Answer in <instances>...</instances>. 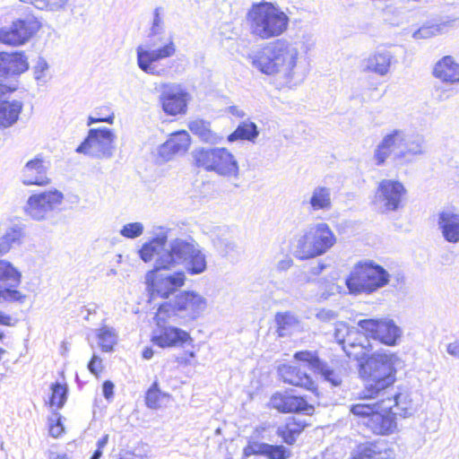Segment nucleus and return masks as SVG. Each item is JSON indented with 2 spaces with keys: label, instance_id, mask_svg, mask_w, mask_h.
Instances as JSON below:
<instances>
[{
  "label": "nucleus",
  "instance_id": "obj_1",
  "mask_svg": "<svg viewBox=\"0 0 459 459\" xmlns=\"http://www.w3.org/2000/svg\"><path fill=\"white\" fill-rule=\"evenodd\" d=\"M299 42L277 40L248 55L252 66L274 76L280 87L292 89L301 84L308 73L306 56Z\"/></svg>",
  "mask_w": 459,
  "mask_h": 459
},
{
  "label": "nucleus",
  "instance_id": "obj_2",
  "mask_svg": "<svg viewBox=\"0 0 459 459\" xmlns=\"http://www.w3.org/2000/svg\"><path fill=\"white\" fill-rule=\"evenodd\" d=\"M161 12V7L155 8L148 39L144 45L138 46L136 48L139 68L146 74L156 76H163L168 73L165 68H158L156 63L170 58L177 53L173 38L161 35L164 30Z\"/></svg>",
  "mask_w": 459,
  "mask_h": 459
},
{
  "label": "nucleus",
  "instance_id": "obj_3",
  "mask_svg": "<svg viewBox=\"0 0 459 459\" xmlns=\"http://www.w3.org/2000/svg\"><path fill=\"white\" fill-rule=\"evenodd\" d=\"M171 230L159 227L154 232V237L144 243L138 251L141 259L151 262L154 256L157 259V267L171 269L187 255L197 242L192 238H176L169 240Z\"/></svg>",
  "mask_w": 459,
  "mask_h": 459
},
{
  "label": "nucleus",
  "instance_id": "obj_4",
  "mask_svg": "<svg viewBox=\"0 0 459 459\" xmlns=\"http://www.w3.org/2000/svg\"><path fill=\"white\" fill-rule=\"evenodd\" d=\"M395 360L393 353L376 352L360 363L359 375L364 381V387L359 393L360 401H370L389 394L395 382Z\"/></svg>",
  "mask_w": 459,
  "mask_h": 459
},
{
  "label": "nucleus",
  "instance_id": "obj_5",
  "mask_svg": "<svg viewBox=\"0 0 459 459\" xmlns=\"http://www.w3.org/2000/svg\"><path fill=\"white\" fill-rule=\"evenodd\" d=\"M425 153V139L421 134L408 135L404 130L394 129L385 134L376 146L373 160L383 166L391 158L395 162H410L413 157Z\"/></svg>",
  "mask_w": 459,
  "mask_h": 459
},
{
  "label": "nucleus",
  "instance_id": "obj_6",
  "mask_svg": "<svg viewBox=\"0 0 459 459\" xmlns=\"http://www.w3.org/2000/svg\"><path fill=\"white\" fill-rule=\"evenodd\" d=\"M247 19L251 34L264 40L281 36L290 25L288 14L277 4L267 1L254 3Z\"/></svg>",
  "mask_w": 459,
  "mask_h": 459
},
{
  "label": "nucleus",
  "instance_id": "obj_7",
  "mask_svg": "<svg viewBox=\"0 0 459 459\" xmlns=\"http://www.w3.org/2000/svg\"><path fill=\"white\" fill-rule=\"evenodd\" d=\"M207 300L204 297L195 291H183L176 296L174 301L161 304L154 316L159 325L167 317L174 315L186 321L198 318L206 309Z\"/></svg>",
  "mask_w": 459,
  "mask_h": 459
},
{
  "label": "nucleus",
  "instance_id": "obj_8",
  "mask_svg": "<svg viewBox=\"0 0 459 459\" xmlns=\"http://www.w3.org/2000/svg\"><path fill=\"white\" fill-rule=\"evenodd\" d=\"M193 158L197 167L217 175L238 179L239 166L235 156L226 148H200L193 152Z\"/></svg>",
  "mask_w": 459,
  "mask_h": 459
},
{
  "label": "nucleus",
  "instance_id": "obj_9",
  "mask_svg": "<svg viewBox=\"0 0 459 459\" xmlns=\"http://www.w3.org/2000/svg\"><path fill=\"white\" fill-rule=\"evenodd\" d=\"M390 274L372 262L357 264L347 277L345 283L351 294L372 293L389 282Z\"/></svg>",
  "mask_w": 459,
  "mask_h": 459
},
{
  "label": "nucleus",
  "instance_id": "obj_10",
  "mask_svg": "<svg viewBox=\"0 0 459 459\" xmlns=\"http://www.w3.org/2000/svg\"><path fill=\"white\" fill-rule=\"evenodd\" d=\"M336 243L329 225L317 222L310 225L297 241L296 255L300 259L313 258L326 253Z\"/></svg>",
  "mask_w": 459,
  "mask_h": 459
},
{
  "label": "nucleus",
  "instance_id": "obj_11",
  "mask_svg": "<svg viewBox=\"0 0 459 459\" xmlns=\"http://www.w3.org/2000/svg\"><path fill=\"white\" fill-rule=\"evenodd\" d=\"M374 403H359L351 406V412L360 419V423L376 435H389L396 429L394 416L384 410L380 399Z\"/></svg>",
  "mask_w": 459,
  "mask_h": 459
},
{
  "label": "nucleus",
  "instance_id": "obj_12",
  "mask_svg": "<svg viewBox=\"0 0 459 459\" xmlns=\"http://www.w3.org/2000/svg\"><path fill=\"white\" fill-rule=\"evenodd\" d=\"M165 270L157 267L155 258L154 268L146 273L145 281L152 299L156 297L167 299L185 283L186 275L183 272L170 273Z\"/></svg>",
  "mask_w": 459,
  "mask_h": 459
},
{
  "label": "nucleus",
  "instance_id": "obj_13",
  "mask_svg": "<svg viewBox=\"0 0 459 459\" xmlns=\"http://www.w3.org/2000/svg\"><path fill=\"white\" fill-rule=\"evenodd\" d=\"M116 134L107 127L91 128L87 137L77 147L78 153L97 159H110L115 150Z\"/></svg>",
  "mask_w": 459,
  "mask_h": 459
},
{
  "label": "nucleus",
  "instance_id": "obj_14",
  "mask_svg": "<svg viewBox=\"0 0 459 459\" xmlns=\"http://www.w3.org/2000/svg\"><path fill=\"white\" fill-rule=\"evenodd\" d=\"M40 27V22L33 15L15 19L0 28V43L13 47L24 45Z\"/></svg>",
  "mask_w": 459,
  "mask_h": 459
},
{
  "label": "nucleus",
  "instance_id": "obj_15",
  "mask_svg": "<svg viewBox=\"0 0 459 459\" xmlns=\"http://www.w3.org/2000/svg\"><path fill=\"white\" fill-rule=\"evenodd\" d=\"M22 273L9 261L0 259V304L24 303L26 295L18 290Z\"/></svg>",
  "mask_w": 459,
  "mask_h": 459
},
{
  "label": "nucleus",
  "instance_id": "obj_16",
  "mask_svg": "<svg viewBox=\"0 0 459 459\" xmlns=\"http://www.w3.org/2000/svg\"><path fill=\"white\" fill-rule=\"evenodd\" d=\"M406 192L400 181L383 179L378 183L373 203L382 213L394 212L400 208Z\"/></svg>",
  "mask_w": 459,
  "mask_h": 459
},
{
  "label": "nucleus",
  "instance_id": "obj_17",
  "mask_svg": "<svg viewBox=\"0 0 459 459\" xmlns=\"http://www.w3.org/2000/svg\"><path fill=\"white\" fill-rule=\"evenodd\" d=\"M64 199V195L55 189L32 195L29 197L25 212L36 221L47 220L57 210Z\"/></svg>",
  "mask_w": 459,
  "mask_h": 459
},
{
  "label": "nucleus",
  "instance_id": "obj_18",
  "mask_svg": "<svg viewBox=\"0 0 459 459\" xmlns=\"http://www.w3.org/2000/svg\"><path fill=\"white\" fill-rule=\"evenodd\" d=\"M358 326L368 337L388 346L395 345L402 335V330L391 319H363L358 322Z\"/></svg>",
  "mask_w": 459,
  "mask_h": 459
},
{
  "label": "nucleus",
  "instance_id": "obj_19",
  "mask_svg": "<svg viewBox=\"0 0 459 459\" xmlns=\"http://www.w3.org/2000/svg\"><path fill=\"white\" fill-rule=\"evenodd\" d=\"M29 68L27 57L22 52L0 53V96L10 91L7 84L10 76L20 74Z\"/></svg>",
  "mask_w": 459,
  "mask_h": 459
},
{
  "label": "nucleus",
  "instance_id": "obj_20",
  "mask_svg": "<svg viewBox=\"0 0 459 459\" xmlns=\"http://www.w3.org/2000/svg\"><path fill=\"white\" fill-rule=\"evenodd\" d=\"M188 92L179 84H164L160 95L162 110L169 115L176 116L186 112Z\"/></svg>",
  "mask_w": 459,
  "mask_h": 459
},
{
  "label": "nucleus",
  "instance_id": "obj_21",
  "mask_svg": "<svg viewBox=\"0 0 459 459\" xmlns=\"http://www.w3.org/2000/svg\"><path fill=\"white\" fill-rule=\"evenodd\" d=\"M294 358L299 361L307 363L312 370L320 374L333 386L341 385L342 382L341 369L339 368H333L323 362L315 352L307 351H298L295 353Z\"/></svg>",
  "mask_w": 459,
  "mask_h": 459
},
{
  "label": "nucleus",
  "instance_id": "obj_22",
  "mask_svg": "<svg viewBox=\"0 0 459 459\" xmlns=\"http://www.w3.org/2000/svg\"><path fill=\"white\" fill-rule=\"evenodd\" d=\"M190 143V135L186 130L174 132L169 135V139L159 147V156L164 161L169 160L175 155L185 154L189 149Z\"/></svg>",
  "mask_w": 459,
  "mask_h": 459
},
{
  "label": "nucleus",
  "instance_id": "obj_23",
  "mask_svg": "<svg viewBox=\"0 0 459 459\" xmlns=\"http://www.w3.org/2000/svg\"><path fill=\"white\" fill-rule=\"evenodd\" d=\"M271 405L283 413L303 412L311 415L314 412L313 405L309 404L303 397L288 394H275L273 395Z\"/></svg>",
  "mask_w": 459,
  "mask_h": 459
},
{
  "label": "nucleus",
  "instance_id": "obj_24",
  "mask_svg": "<svg viewBox=\"0 0 459 459\" xmlns=\"http://www.w3.org/2000/svg\"><path fill=\"white\" fill-rule=\"evenodd\" d=\"M161 322L159 326L160 330L155 331L152 336V342L161 348L183 345L191 341L189 333L180 328L173 326H164Z\"/></svg>",
  "mask_w": 459,
  "mask_h": 459
},
{
  "label": "nucleus",
  "instance_id": "obj_25",
  "mask_svg": "<svg viewBox=\"0 0 459 459\" xmlns=\"http://www.w3.org/2000/svg\"><path fill=\"white\" fill-rule=\"evenodd\" d=\"M48 166L40 158L29 160L22 169V181L25 186H46L50 179L48 177Z\"/></svg>",
  "mask_w": 459,
  "mask_h": 459
},
{
  "label": "nucleus",
  "instance_id": "obj_26",
  "mask_svg": "<svg viewBox=\"0 0 459 459\" xmlns=\"http://www.w3.org/2000/svg\"><path fill=\"white\" fill-rule=\"evenodd\" d=\"M302 204L307 206L310 213L331 211L333 208L332 189L325 186H315L310 194L304 197Z\"/></svg>",
  "mask_w": 459,
  "mask_h": 459
},
{
  "label": "nucleus",
  "instance_id": "obj_27",
  "mask_svg": "<svg viewBox=\"0 0 459 459\" xmlns=\"http://www.w3.org/2000/svg\"><path fill=\"white\" fill-rule=\"evenodd\" d=\"M394 59V56L388 50H377L361 62L364 72L374 73L380 76L386 75Z\"/></svg>",
  "mask_w": 459,
  "mask_h": 459
},
{
  "label": "nucleus",
  "instance_id": "obj_28",
  "mask_svg": "<svg viewBox=\"0 0 459 459\" xmlns=\"http://www.w3.org/2000/svg\"><path fill=\"white\" fill-rule=\"evenodd\" d=\"M378 399L384 403V410H389L394 416L399 414L403 417L411 415V401L405 394L394 392L393 386L389 389V394L380 396Z\"/></svg>",
  "mask_w": 459,
  "mask_h": 459
},
{
  "label": "nucleus",
  "instance_id": "obj_29",
  "mask_svg": "<svg viewBox=\"0 0 459 459\" xmlns=\"http://www.w3.org/2000/svg\"><path fill=\"white\" fill-rule=\"evenodd\" d=\"M433 75L446 83H458L459 63H456L451 56H446L435 64Z\"/></svg>",
  "mask_w": 459,
  "mask_h": 459
},
{
  "label": "nucleus",
  "instance_id": "obj_30",
  "mask_svg": "<svg viewBox=\"0 0 459 459\" xmlns=\"http://www.w3.org/2000/svg\"><path fill=\"white\" fill-rule=\"evenodd\" d=\"M437 228L449 243L459 242V214L442 212L437 217Z\"/></svg>",
  "mask_w": 459,
  "mask_h": 459
},
{
  "label": "nucleus",
  "instance_id": "obj_31",
  "mask_svg": "<svg viewBox=\"0 0 459 459\" xmlns=\"http://www.w3.org/2000/svg\"><path fill=\"white\" fill-rule=\"evenodd\" d=\"M279 372L285 383L304 387L307 390L315 389V383L312 378L295 366L284 365L279 368Z\"/></svg>",
  "mask_w": 459,
  "mask_h": 459
},
{
  "label": "nucleus",
  "instance_id": "obj_32",
  "mask_svg": "<svg viewBox=\"0 0 459 459\" xmlns=\"http://www.w3.org/2000/svg\"><path fill=\"white\" fill-rule=\"evenodd\" d=\"M353 459H392L391 451L383 440L366 442L358 446Z\"/></svg>",
  "mask_w": 459,
  "mask_h": 459
},
{
  "label": "nucleus",
  "instance_id": "obj_33",
  "mask_svg": "<svg viewBox=\"0 0 459 459\" xmlns=\"http://www.w3.org/2000/svg\"><path fill=\"white\" fill-rule=\"evenodd\" d=\"M190 274H200L206 270V256L198 243L192 251L180 262Z\"/></svg>",
  "mask_w": 459,
  "mask_h": 459
},
{
  "label": "nucleus",
  "instance_id": "obj_34",
  "mask_svg": "<svg viewBox=\"0 0 459 459\" xmlns=\"http://www.w3.org/2000/svg\"><path fill=\"white\" fill-rule=\"evenodd\" d=\"M22 109L19 100L0 101V127L7 128L14 125Z\"/></svg>",
  "mask_w": 459,
  "mask_h": 459
},
{
  "label": "nucleus",
  "instance_id": "obj_35",
  "mask_svg": "<svg viewBox=\"0 0 459 459\" xmlns=\"http://www.w3.org/2000/svg\"><path fill=\"white\" fill-rule=\"evenodd\" d=\"M190 131L197 135L203 142L216 144L219 143L222 137L212 132L210 128V123L196 119L191 121L188 126Z\"/></svg>",
  "mask_w": 459,
  "mask_h": 459
},
{
  "label": "nucleus",
  "instance_id": "obj_36",
  "mask_svg": "<svg viewBox=\"0 0 459 459\" xmlns=\"http://www.w3.org/2000/svg\"><path fill=\"white\" fill-rule=\"evenodd\" d=\"M258 135L259 130L257 126L252 121L246 120L241 122L235 131L228 136V141L246 140L255 143Z\"/></svg>",
  "mask_w": 459,
  "mask_h": 459
},
{
  "label": "nucleus",
  "instance_id": "obj_37",
  "mask_svg": "<svg viewBox=\"0 0 459 459\" xmlns=\"http://www.w3.org/2000/svg\"><path fill=\"white\" fill-rule=\"evenodd\" d=\"M277 333L280 337L290 335L299 327V321L291 312H278L275 315Z\"/></svg>",
  "mask_w": 459,
  "mask_h": 459
},
{
  "label": "nucleus",
  "instance_id": "obj_38",
  "mask_svg": "<svg viewBox=\"0 0 459 459\" xmlns=\"http://www.w3.org/2000/svg\"><path fill=\"white\" fill-rule=\"evenodd\" d=\"M303 429L304 425L301 422L297 421L294 418H290L285 424L278 427L276 433L286 444L292 445Z\"/></svg>",
  "mask_w": 459,
  "mask_h": 459
},
{
  "label": "nucleus",
  "instance_id": "obj_39",
  "mask_svg": "<svg viewBox=\"0 0 459 459\" xmlns=\"http://www.w3.org/2000/svg\"><path fill=\"white\" fill-rule=\"evenodd\" d=\"M213 245L222 256L230 259H236L242 253L241 247L230 237H219L213 240Z\"/></svg>",
  "mask_w": 459,
  "mask_h": 459
},
{
  "label": "nucleus",
  "instance_id": "obj_40",
  "mask_svg": "<svg viewBox=\"0 0 459 459\" xmlns=\"http://www.w3.org/2000/svg\"><path fill=\"white\" fill-rule=\"evenodd\" d=\"M98 344L102 351L109 352L113 351L117 342V333L116 330L108 325H104L95 330Z\"/></svg>",
  "mask_w": 459,
  "mask_h": 459
},
{
  "label": "nucleus",
  "instance_id": "obj_41",
  "mask_svg": "<svg viewBox=\"0 0 459 459\" xmlns=\"http://www.w3.org/2000/svg\"><path fill=\"white\" fill-rule=\"evenodd\" d=\"M22 231L19 227H11L0 238V256L7 254L13 247L22 242Z\"/></svg>",
  "mask_w": 459,
  "mask_h": 459
},
{
  "label": "nucleus",
  "instance_id": "obj_42",
  "mask_svg": "<svg viewBox=\"0 0 459 459\" xmlns=\"http://www.w3.org/2000/svg\"><path fill=\"white\" fill-rule=\"evenodd\" d=\"M446 27V23L424 25L413 33V38L429 39L440 34Z\"/></svg>",
  "mask_w": 459,
  "mask_h": 459
},
{
  "label": "nucleus",
  "instance_id": "obj_43",
  "mask_svg": "<svg viewBox=\"0 0 459 459\" xmlns=\"http://www.w3.org/2000/svg\"><path fill=\"white\" fill-rule=\"evenodd\" d=\"M67 388L59 383H56L52 385V395L50 398V403L52 406H56L60 409L63 407L66 401Z\"/></svg>",
  "mask_w": 459,
  "mask_h": 459
},
{
  "label": "nucleus",
  "instance_id": "obj_44",
  "mask_svg": "<svg viewBox=\"0 0 459 459\" xmlns=\"http://www.w3.org/2000/svg\"><path fill=\"white\" fill-rule=\"evenodd\" d=\"M144 226L142 222H130L125 224L119 233L126 238H136L143 235Z\"/></svg>",
  "mask_w": 459,
  "mask_h": 459
},
{
  "label": "nucleus",
  "instance_id": "obj_45",
  "mask_svg": "<svg viewBox=\"0 0 459 459\" xmlns=\"http://www.w3.org/2000/svg\"><path fill=\"white\" fill-rule=\"evenodd\" d=\"M368 342H358L352 347L343 346L342 350L350 359L355 360L362 359L367 353V345Z\"/></svg>",
  "mask_w": 459,
  "mask_h": 459
},
{
  "label": "nucleus",
  "instance_id": "obj_46",
  "mask_svg": "<svg viewBox=\"0 0 459 459\" xmlns=\"http://www.w3.org/2000/svg\"><path fill=\"white\" fill-rule=\"evenodd\" d=\"M71 0H40L39 10L59 12L65 10Z\"/></svg>",
  "mask_w": 459,
  "mask_h": 459
},
{
  "label": "nucleus",
  "instance_id": "obj_47",
  "mask_svg": "<svg viewBox=\"0 0 459 459\" xmlns=\"http://www.w3.org/2000/svg\"><path fill=\"white\" fill-rule=\"evenodd\" d=\"M145 402L150 409H158L160 407V390L157 382H154L148 389Z\"/></svg>",
  "mask_w": 459,
  "mask_h": 459
},
{
  "label": "nucleus",
  "instance_id": "obj_48",
  "mask_svg": "<svg viewBox=\"0 0 459 459\" xmlns=\"http://www.w3.org/2000/svg\"><path fill=\"white\" fill-rule=\"evenodd\" d=\"M269 444L261 442H249L248 445L244 448V455L250 456L253 455H265L269 448Z\"/></svg>",
  "mask_w": 459,
  "mask_h": 459
},
{
  "label": "nucleus",
  "instance_id": "obj_49",
  "mask_svg": "<svg viewBox=\"0 0 459 459\" xmlns=\"http://www.w3.org/2000/svg\"><path fill=\"white\" fill-rule=\"evenodd\" d=\"M48 65L43 58H39L37 65L34 67V76L39 82L45 83L48 82L49 76L48 74Z\"/></svg>",
  "mask_w": 459,
  "mask_h": 459
},
{
  "label": "nucleus",
  "instance_id": "obj_50",
  "mask_svg": "<svg viewBox=\"0 0 459 459\" xmlns=\"http://www.w3.org/2000/svg\"><path fill=\"white\" fill-rule=\"evenodd\" d=\"M352 327H350L347 324L340 322L336 324L334 330V338L336 342L343 348L346 339L351 333Z\"/></svg>",
  "mask_w": 459,
  "mask_h": 459
},
{
  "label": "nucleus",
  "instance_id": "obj_51",
  "mask_svg": "<svg viewBox=\"0 0 459 459\" xmlns=\"http://www.w3.org/2000/svg\"><path fill=\"white\" fill-rule=\"evenodd\" d=\"M290 452L283 446L270 445L265 456L269 459H287Z\"/></svg>",
  "mask_w": 459,
  "mask_h": 459
},
{
  "label": "nucleus",
  "instance_id": "obj_52",
  "mask_svg": "<svg viewBox=\"0 0 459 459\" xmlns=\"http://www.w3.org/2000/svg\"><path fill=\"white\" fill-rule=\"evenodd\" d=\"M368 336L367 333L364 334L355 327H352L350 334L348 335V338L346 339L344 346L352 347L356 345L358 342H368Z\"/></svg>",
  "mask_w": 459,
  "mask_h": 459
},
{
  "label": "nucleus",
  "instance_id": "obj_53",
  "mask_svg": "<svg viewBox=\"0 0 459 459\" xmlns=\"http://www.w3.org/2000/svg\"><path fill=\"white\" fill-rule=\"evenodd\" d=\"M88 369L94 375H98L100 371L102 369V360L96 354L92 355L91 359L88 363Z\"/></svg>",
  "mask_w": 459,
  "mask_h": 459
},
{
  "label": "nucleus",
  "instance_id": "obj_54",
  "mask_svg": "<svg viewBox=\"0 0 459 459\" xmlns=\"http://www.w3.org/2000/svg\"><path fill=\"white\" fill-rule=\"evenodd\" d=\"M316 317L322 321H330L336 318V313L331 309H321L316 313Z\"/></svg>",
  "mask_w": 459,
  "mask_h": 459
},
{
  "label": "nucleus",
  "instance_id": "obj_55",
  "mask_svg": "<svg viewBox=\"0 0 459 459\" xmlns=\"http://www.w3.org/2000/svg\"><path fill=\"white\" fill-rule=\"evenodd\" d=\"M114 384L109 381V380H107L103 383L102 385V392H103V395L104 397L107 399V400H110L112 397H113V394H114Z\"/></svg>",
  "mask_w": 459,
  "mask_h": 459
},
{
  "label": "nucleus",
  "instance_id": "obj_56",
  "mask_svg": "<svg viewBox=\"0 0 459 459\" xmlns=\"http://www.w3.org/2000/svg\"><path fill=\"white\" fill-rule=\"evenodd\" d=\"M14 325V320L11 316L0 310V325L11 326ZM4 338V333L0 331V340Z\"/></svg>",
  "mask_w": 459,
  "mask_h": 459
},
{
  "label": "nucleus",
  "instance_id": "obj_57",
  "mask_svg": "<svg viewBox=\"0 0 459 459\" xmlns=\"http://www.w3.org/2000/svg\"><path fill=\"white\" fill-rule=\"evenodd\" d=\"M114 119H115V115L113 113L107 117H94L91 116L88 118L87 125L91 126L94 123H99V122H106L108 124L112 125L114 123Z\"/></svg>",
  "mask_w": 459,
  "mask_h": 459
},
{
  "label": "nucleus",
  "instance_id": "obj_58",
  "mask_svg": "<svg viewBox=\"0 0 459 459\" xmlns=\"http://www.w3.org/2000/svg\"><path fill=\"white\" fill-rule=\"evenodd\" d=\"M446 351L454 358L459 359V340L446 345Z\"/></svg>",
  "mask_w": 459,
  "mask_h": 459
},
{
  "label": "nucleus",
  "instance_id": "obj_59",
  "mask_svg": "<svg viewBox=\"0 0 459 459\" xmlns=\"http://www.w3.org/2000/svg\"><path fill=\"white\" fill-rule=\"evenodd\" d=\"M293 260L290 257H285L277 263V270L286 271L292 266Z\"/></svg>",
  "mask_w": 459,
  "mask_h": 459
},
{
  "label": "nucleus",
  "instance_id": "obj_60",
  "mask_svg": "<svg viewBox=\"0 0 459 459\" xmlns=\"http://www.w3.org/2000/svg\"><path fill=\"white\" fill-rule=\"evenodd\" d=\"M63 431L64 428L60 422L56 423L55 425H51L49 429V433L54 437H58Z\"/></svg>",
  "mask_w": 459,
  "mask_h": 459
},
{
  "label": "nucleus",
  "instance_id": "obj_61",
  "mask_svg": "<svg viewBox=\"0 0 459 459\" xmlns=\"http://www.w3.org/2000/svg\"><path fill=\"white\" fill-rule=\"evenodd\" d=\"M48 459H70L66 453L51 449L48 451Z\"/></svg>",
  "mask_w": 459,
  "mask_h": 459
},
{
  "label": "nucleus",
  "instance_id": "obj_62",
  "mask_svg": "<svg viewBox=\"0 0 459 459\" xmlns=\"http://www.w3.org/2000/svg\"><path fill=\"white\" fill-rule=\"evenodd\" d=\"M325 264H323V263H317L316 264L313 265L310 267V273L313 274V275H318L320 274L323 270L325 268Z\"/></svg>",
  "mask_w": 459,
  "mask_h": 459
},
{
  "label": "nucleus",
  "instance_id": "obj_63",
  "mask_svg": "<svg viewBox=\"0 0 459 459\" xmlns=\"http://www.w3.org/2000/svg\"><path fill=\"white\" fill-rule=\"evenodd\" d=\"M229 109H230V114H232L235 117H244L246 116V113L242 109H239L236 106H231L229 108Z\"/></svg>",
  "mask_w": 459,
  "mask_h": 459
},
{
  "label": "nucleus",
  "instance_id": "obj_64",
  "mask_svg": "<svg viewBox=\"0 0 459 459\" xmlns=\"http://www.w3.org/2000/svg\"><path fill=\"white\" fill-rule=\"evenodd\" d=\"M108 441V435L103 436L100 440L97 442V448L103 449Z\"/></svg>",
  "mask_w": 459,
  "mask_h": 459
}]
</instances>
